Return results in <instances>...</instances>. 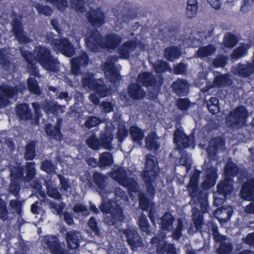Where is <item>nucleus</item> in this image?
Wrapping results in <instances>:
<instances>
[{
	"label": "nucleus",
	"instance_id": "59",
	"mask_svg": "<svg viewBox=\"0 0 254 254\" xmlns=\"http://www.w3.org/2000/svg\"><path fill=\"white\" fill-rule=\"evenodd\" d=\"M227 76L226 75H219L216 77L214 80V84L217 86H220L227 84Z\"/></svg>",
	"mask_w": 254,
	"mask_h": 254
},
{
	"label": "nucleus",
	"instance_id": "63",
	"mask_svg": "<svg viewBox=\"0 0 254 254\" xmlns=\"http://www.w3.org/2000/svg\"><path fill=\"white\" fill-rule=\"evenodd\" d=\"M101 123L100 120L96 117H92L89 118L85 123V127L91 128Z\"/></svg>",
	"mask_w": 254,
	"mask_h": 254
},
{
	"label": "nucleus",
	"instance_id": "15",
	"mask_svg": "<svg viewBox=\"0 0 254 254\" xmlns=\"http://www.w3.org/2000/svg\"><path fill=\"white\" fill-rule=\"evenodd\" d=\"M11 183L9 186V191L15 196H17L20 190V186L17 181L23 175V170L17 165L15 167L10 166Z\"/></svg>",
	"mask_w": 254,
	"mask_h": 254
},
{
	"label": "nucleus",
	"instance_id": "19",
	"mask_svg": "<svg viewBox=\"0 0 254 254\" xmlns=\"http://www.w3.org/2000/svg\"><path fill=\"white\" fill-rule=\"evenodd\" d=\"M12 18L13 19L12 26L15 38L19 43L29 42V39L26 37L22 31V28L19 20L20 16L19 15L12 14Z\"/></svg>",
	"mask_w": 254,
	"mask_h": 254
},
{
	"label": "nucleus",
	"instance_id": "43",
	"mask_svg": "<svg viewBox=\"0 0 254 254\" xmlns=\"http://www.w3.org/2000/svg\"><path fill=\"white\" fill-rule=\"evenodd\" d=\"M47 193L51 197L60 200L62 198L61 194L58 192L56 185L50 182L47 183Z\"/></svg>",
	"mask_w": 254,
	"mask_h": 254
},
{
	"label": "nucleus",
	"instance_id": "49",
	"mask_svg": "<svg viewBox=\"0 0 254 254\" xmlns=\"http://www.w3.org/2000/svg\"><path fill=\"white\" fill-rule=\"evenodd\" d=\"M138 222L140 230L147 235L150 234V231L148 230V222L145 215L142 214L141 215Z\"/></svg>",
	"mask_w": 254,
	"mask_h": 254
},
{
	"label": "nucleus",
	"instance_id": "14",
	"mask_svg": "<svg viewBox=\"0 0 254 254\" xmlns=\"http://www.w3.org/2000/svg\"><path fill=\"white\" fill-rule=\"evenodd\" d=\"M165 234L163 232L160 234V238L154 237L151 240V243L155 245L157 248V253L158 254H176V251L174 246L172 244H167L164 241Z\"/></svg>",
	"mask_w": 254,
	"mask_h": 254
},
{
	"label": "nucleus",
	"instance_id": "4",
	"mask_svg": "<svg viewBox=\"0 0 254 254\" xmlns=\"http://www.w3.org/2000/svg\"><path fill=\"white\" fill-rule=\"evenodd\" d=\"M239 170L235 164L228 162L225 167V179L217 186V191L214 193V204L216 206L221 205L225 197L232 190V182L230 177L238 175Z\"/></svg>",
	"mask_w": 254,
	"mask_h": 254
},
{
	"label": "nucleus",
	"instance_id": "18",
	"mask_svg": "<svg viewBox=\"0 0 254 254\" xmlns=\"http://www.w3.org/2000/svg\"><path fill=\"white\" fill-rule=\"evenodd\" d=\"M135 48H138L141 50H147L148 48L143 42H139L136 45L133 42H126L121 46L119 49V54L121 57L124 59H127L129 57L130 53L134 50Z\"/></svg>",
	"mask_w": 254,
	"mask_h": 254
},
{
	"label": "nucleus",
	"instance_id": "50",
	"mask_svg": "<svg viewBox=\"0 0 254 254\" xmlns=\"http://www.w3.org/2000/svg\"><path fill=\"white\" fill-rule=\"evenodd\" d=\"M29 90L35 94H40V90L37 85V81L32 77L29 78L27 80Z\"/></svg>",
	"mask_w": 254,
	"mask_h": 254
},
{
	"label": "nucleus",
	"instance_id": "26",
	"mask_svg": "<svg viewBox=\"0 0 254 254\" xmlns=\"http://www.w3.org/2000/svg\"><path fill=\"white\" fill-rule=\"evenodd\" d=\"M241 197L247 200H251L254 198V179L248 181L242 188Z\"/></svg>",
	"mask_w": 254,
	"mask_h": 254
},
{
	"label": "nucleus",
	"instance_id": "7",
	"mask_svg": "<svg viewBox=\"0 0 254 254\" xmlns=\"http://www.w3.org/2000/svg\"><path fill=\"white\" fill-rule=\"evenodd\" d=\"M158 171L157 158L154 156L148 155L146 157L145 170L143 174V179L147 185V191L151 196L155 193L152 183L156 177Z\"/></svg>",
	"mask_w": 254,
	"mask_h": 254
},
{
	"label": "nucleus",
	"instance_id": "3",
	"mask_svg": "<svg viewBox=\"0 0 254 254\" xmlns=\"http://www.w3.org/2000/svg\"><path fill=\"white\" fill-rule=\"evenodd\" d=\"M127 173L123 167L118 166L111 173L112 178L117 181L121 185L124 187H127L130 195L133 197L132 192L138 193L139 199V206L140 208L144 210H149L150 219L153 224L155 222V215L154 206L153 204L147 199L142 193H138V186L135 181L132 179H129L127 177Z\"/></svg>",
	"mask_w": 254,
	"mask_h": 254
},
{
	"label": "nucleus",
	"instance_id": "45",
	"mask_svg": "<svg viewBox=\"0 0 254 254\" xmlns=\"http://www.w3.org/2000/svg\"><path fill=\"white\" fill-rule=\"evenodd\" d=\"M192 210L193 215V222L196 231H199L201 230V226L202 224V216L199 215V211L198 208H195L194 207Z\"/></svg>",
	"mask_w": 254,
	"mask_h": 254
},
{
	"label": "nucleus",
	"instance_id": "13",
	"mask_svg": "<svg viewBox=\"0 0 254 254\" xmlns=\"http://www.w3.org/2000/svg\"><path fill=\"white\" fill-rule=\"evenodd\" d=\"M24 88L23 85H20L18 89L16 87H10L7 84L0 85V107H3L8 105L9 103V99L14 97L17 94L18 90H22Z\"/></svg>",
	"mask_w": 254,
	"mask_h": 254
},
{
	"label": "nucleus",
	"instance_id": "60",
	"mask_svg": "<svg viewBox=\"0 0 254 254\" xmlns=\"http://www.w3.org/2000/svg\"><path fill=\"white\" fill-rule=\"evenodd\" d=\"M35 7L40 13L48 15L52 13V9L47 6H42L38 3H36Z\"/></svg>",
	"mask_w": 254,
	"mask_h": 254
},
{
	"label": "nucleus",
	"instance_id": "31",
	"mask_svg": "<svg viewBox=\"0 0 254 254\" xmlns=\"http://www.w3.org/2000/svg\"><path fill=\"white\" fill-rule=\"evenodd\" d=\"M189 85L187 82L183 79H178L175 81L173 88L175 93L178 95H186L188 91Z\"/></svg>",
	"mask_w": 254,
	"mask_h": 254
},
{
	"label": "nucleus",
	"instance_id": "44",
	"mask_svg": "<svg viewBox=\"0 0 254 254\" xmlns=\"http://www.w3.org/2000/svg\"><path fill=\"white\" fill-rule=\"evenodd\" d=\"M197 12V5L196 0H188L186 13L190 17H194Z\"/></svg>",
	"mask_w": 254,
	"mask_h": 254
},
{
	"label": "nucleus",
	"instance_id": "25",
	"mask_svg": "<svg viewBox=\"0 0 254 254\" xmlns=\"http://www.w3.org/2000/svg\"><path fill=\"white\" fill-rule=\"evenodd\" d=\"M160 79L158 83H156L152 75L149 72H144L140 74L137 77V82L146 86H154L157 89L162 83Z\"/></svg>",
	"mask_w": 254,
	"mask_h": 254
},
{
	"label": "nucleus",
	"instance_id": "42",
	"mask_svg": "<svg viewBox=\"0 0 254 254\" xmlns=\"http://www.w3.org/2000/svg\"><path fill=\"white\" fill-rule=\"evenodd\" d=\"M181 54L180 49L175 47L166 48L165 51V57L170 61L178 59Z\"/></svg>",
	"mask_w": 254,
	"mask_h": 254
},
{
	"label": "nucleus",
	"instance_id": "36",
	"mask_svg": "<svg viewBox=\"0 0 254 254\" xmlns=\"http://www.w3.org/2000/svg\"><path fill=\"white\" fill-rule=\"evenodd\" d=\"M215 48L212 45L200 47L197 52V56L201 59L209 58L215 52Z\"/></svg>",
	"mask_w": 254,
	"mask_h": 254
},
{
	"label": "nucleus",
	"instance_id": "34",
	"mask_svg": "<svg viewBox=\"0 0 254 254\" xmlns=\"http://www.w3.org/2000/svg\"><path fill=\"white\" fill-rule=\"evenodd\" d=\"M250 47L251 45L248 43L241 44L238 48L234 50L231 55L232 59L237 60L247 55L248 50Z\"/></svg>",
	"mask_w": 254,
	"mask_h": 254
},
{
	"label": "nucleus",
	"instance_id": "11",
	"mask_svg": "<svg viewBox=\"0 0 254 254\" xmlns=\"http://www.w3.org/2000/svg\"><path fill=\"white\" fill-rule=\"evenodd\" d=\"M174 141L177 145V149L182 153V151L189 147L194 148L193 138L192 136H187L182 129H177L174 134Z\"/></svg>",
	"mask_w": 254,
	"mask_h": 254
},
{
	"label": "nucleus",
	"instance_id": "51",
	"mask_svg": "<svg viewBox=\"0 0 254 254\" xmlns=\"http://www.w3.org/2000/svg\"><path fill=\"white\" fill-rule=\"evenodd\" d=\"M27 175L25 177L26 181H30L35 174V164L32 162L26 164Z\"/></svg>",
	"mask_w": 254,
	"mask_h": 254
},
{
	"label": "nucleus",
	"instance_id": "39",
	"mask_svg": "<svg viewBox=\"0 0 254 254\" xmlns=\"http://www.w3.org/2000/svg\"><path fill=\"white\" fill-rule=\"evenodd\" d=\"M113 163V159L111 153L104 152L100 154L98 161V165L100 168L110 166Z\"/></svg>",
	"mask_w": 254,
	"mask_h": 254
},
{
	"label": "nucleus",
	"instance_id": "2",
	"mask_svg": "<svg viewBox=\"0 0 254 254\" xmlns=\"http://www.w3.org/2000/svg\"><path fill=\"white\" fill-rule=\"evenodd\" d=\"M20 49L21 55L27 62L28 72L32 75H38L39 70L35 66V62L39 63L46 70L57 72L60 63L57 59L52 57L50 51L45 47L39 46L35 48L34 54L29 51Z\"/></svg>",
	"mask_w": 254,
	"mask_h": 254
},
{
	"label": "nucleus",
	"instance_id": "21",
	"mask_svg": "<svg viewBox=\"0 0 254 254\" xmlns=\"http://www.w3.org/2000/svg\"><path fill=\"white\" fill-rule=\"evenodd\" d=\"M122 234H124L126 237H127V242L132 249L142 246V243L141 238L137 234L135 229L131 228L124 230L122 232Z\"/></svg>",
	"mask_w": 254,
	"mask_h": 254
},
{
	"label": "nucleus",
	"instance_id": "54",
	"mask_svg": "<svg viewBox=\"0 0 254 254\" xmlns=\"http://www.w3.org/2000/svg\"><path fill=\"white\" fill-rule=\"evenodd\" d=\"M35 143L30 142L26 145L25 157L27 160H32L34 157Z\"/></svg>",
	"mask_w": 254,
	"mask_h": 254
},
{
	"label": "nucleus",
	"instance_id": "23",
	"mask_svg": "<svg viewBox=\"0 0 254 254\" xmlns=\"http://www.w3.org/2000/svg\"><path fill=\"white\" fill-rule=\"evenodd\" d=\"M223 140L220 137L215 138L210 140L207 148L208 156L210 159H215L214 155L222 151L224 146Z\"/></svg>",
	"mask_w": 254,
	"mask_h": 254
},
{
	"label": "nucleus",
	"instance_id": "9",
	"mask_svg": "<svg viewBox=\"0 0 254 254\" xmlns=\"http://www.w3.org/2000/svg\"><path fill=\"white\" fill-rule=\"evenodd\" d=\"M82 82L85 87L94 91L100 97H104L111 94L105 89L103 81L100 79L95 80L93 75L91 73L83 75Z\"/></svg>",
	"mask_w": 254,
	"mask_h": 254
},
{
	"label": "nucleus",
	"instance_id": "28",
	"mask_svg": "<svg viewBox=\"0 0 254 254\" xmlns=\"http://www.w3.org/2000/svg\"><path fill=\"white\" fill-rule=\"evenodd\" d=\"M87 17L93 26H99L104 22V16L100 9L92 10L86 14Z\"/></svg>",
	"mask_w": 254,
	"mask_h": 254
},
{
	"label": "nucleus",
	"instance_id": "17",
	"mask_svg": "<svg viewBox=\"0 0 254 254\" xmlns=\"http://www.w3.org/2000/svg\"><path fill=\"white\" fill-rule=\"evenodd\" d=\"M115 61L116 58H110L102 67V69L104 71L106 76L114 83L121 79L119 73L115 68L114 63Z\"/></svg>",
	"mask_w": 254,
	"mask_h": 254
},
{
	"label": "nucleus",
	"instance_id": "61",
	"mask_svg": "<svg viewBox=\"0 0 254 254\" xmlns=\"http://www.w3.org/2000/svg\"><path fill=\"white\" fill-rule=\"evenodd\" d=\"M227 58L225 56H219L213 61V64L216 67H223L227 63Z\"/></svg>",
	"mask_w": 254,
	"mask_h": 254
},
{
	"label": "nucleus",
	"instance_id": "30",
	"mask_svg": "<svg viewBox=\"0 0 254 254\" xmlns=\"http://www.w3.org/2000/svg\"><path fill=\"white\" fill-rule=\"evenodd\" d=\"M145 145L147 149L151 150H156L160 147L159 138L155 132L149 133L145 138Z\"/></svg>",
	"mask_w": 254,
	"mask_h": 254
},
{
	"label": "nucleus",
	"instance_id": "24",
	"mask_svg": "<svg viewBox=\"0 0 254 254\" xmlns=\"http://www.w3.org/2000/svg\"><path fill=\"white\" fill-rule=\"evenodd\" d=\"M88 59L85 53H82L81 55L71 60V71L73 74L78 75L80 73V68L87 64Z\"/></svg>",
	"mask_w": 254,
	"mask_h": 254
},
{
	"label": "nucleus",
	"instance_id": "52",
	"mask_svg": "<svg viewBox=\"0 0 254 254\" xmlns=\"http://www.w3.org/2000/svg\"><path fill=\"white\" fill-rule=\"evenodd\" d=\"M179 163L181 165L185 166L188 171L190 169L191 164V155L190 154H186L183 153Z\"/></svg>",
	"mask_w": 254,
	"mask_h": 254
},
{
	"label": "nucleus",
	"instance_id": "58",
	"mask_svg": "<svg viewBox=\"0 0 254 254\" xmlns=\"http://www.w3.org/2000/svg\"><path fill=\"white\" fill-rule=\"evenodd\" d=\"M8 53L6 50H2L0 51V64L2 65L4 67L6 68L7 65H10L9 58L7 56Z\"/></svg>",
	"mask_w": 254,
	"mask_h": 254
},
{
	"label": "nucleus",
	"instance_id": "33",
	"mask_svg": "<svg viewBox=\"0 0 254 254\" xmlns=\"http://www.w3.org/2000/svg\"><path fill=\"white\" fill-rule=\"evenodd\" d=\"M174 219L172 214L169 212L166 213L161 218V227L162 231L164 230L171 231L174 228Z\"/></svg>",
	"mask_w": 254,
	"mask_h": 254
},
{
	"label": "nucleus",
	"instance_id": "35",
	"mask_svg": "<svg viewBox=\"0 0 254 254\" xmlns=\"http://www.w3.org/2000/svg\"><path fill=\"white\" fill-rule=\"evenodd\" d=\"M17 114L22 120H27L31 118V113L28 104H23L17 106Z\"/></svg>",
	"mask_w": 254,
	"mask_h": 254
},
{
	"label": "nucleus",
	"instance_id": "62",
	"mask_svg": "<svg viewBox=\"0 0 254 254\" xmlns=\"http://www.w3.org/2000/svg\"><path fill=\"white\" fill-rule=\"evenodd\" d=\"M5 206V202L0 198V218L2 220H5L7 217V211Z\"/></svg>",
	"mask_w": 254,
	"mask_h": 254
},
{
	"label": "nucleus",
	"instance_id": "16",
	"mask_svg": "<svg viewBox=\"0 0 254 254\" xmlns=\"http://www.w3.org/2000/svg\"><path fill=\"white\" fill-rule=\"evenodd\" d=\"M42 244L45 249H49L53 254H67L66 251L60 248L58 239L56 237L46 236L43 237Z\"/></svg>",
	"mask_w": 254,
	"mask_h": 254
},
{
	"label": "nucleus",
	"instance_id": "5",
	"mask_svg": "<svg viewBox=\"0 0 254 254\" xmlns=\"http://www.w3.org/2000/svg\"><path fill=\"white\" fill-rule=\"evenodd\" d=\"M101 36L97 31L93 32L86 39L87 47L94 52H99L103 48L109 50L116 48L121 41V38L117 35H109L107 36L103 43L100 39Z\"/></svg>",
	"mask_w": 254,
	"mask_h": 254
},
{
	"label": "nucleus",
	"instance_id": "48",
	"mask_svg": "<svg viewBox=\"0 0 254 254\" xmlns=\"http://www.w3.org/2000/svg\"><path fill=\"white\" fill-rule=\"evenodd\" d=\"M49 206L53 213L57 215H61L65 205L62 202H57L55 201H51L50 202Z\"/></svg>",
	"mask_w": 254,
	"mask_h": 254
},
{
	"label": "nucleus",
	"instance_id": "12",
	"mask_svg": "<svg viewBox=\"0 0 254 254\" xmlns=\"http://www.w3.org/2000/svg\"><path fill=\"white\" fill-rule=\"evenodd\" d=\"M212 230L215 241L220 242L219 247L217 250V253L218 254H230L232 247L230 240L227 239L225 236L219 234L217 227L213 226Z\"/></svg>",
	"mask_w": 254,
	"mask_h": 254
},
{
	"label": "nucleus",
	"instance_id": "41",
	"mask_svg": "<svg viewBox=\"0 0 254 254\" xmlns=\"http://www.w3.org/2000/svg\"><path fill=\"white\" fill-rule=\"evenodd\" d=\"M238 42L237 37L230 33H226L224 37L223 45L225 48L232 49Z\"/></svg>",
	"mask_w": 254,
	"mask_h": 254
},
{
	"label": "nucleus",
	"instance_id": "57",
	"mask_svg": "<svg viewBox=\"0 0 254 254\" xmlns=\"http://www.w3.org/2000/svg\"><path fill=\"white\" fill-rule=\"evenodd\" d=\"M58 177L60 180L61 189L63 192L66 193L70 191V187L68 181L64 177L58 175Z\"/></svg>",
	"mask_w": 254,
	"mask_h": 254
},
{
	"label": "nucleus",
	"instance_id": "1",
	"mask_svg": "<svg viewBox=\"0 0 254 254\" xmlns=\"http://www.w3.org/2000/svg\"><path fill=\"white\" fill-rule=\"evenodd\" d=\"M106 179V177L100 173L96 172L94 174V182L98 186L97 191L102 196L103 199L100 209L107 215L105 218V221L109 225H116L124 219L122 209L119 206L123 203L119 202L120 199L126 202L127 199V196L121 188H116L115 195L117 201L112 202L111 200L107 201L105 196L110 192V191L109 190L108 186L107 185Z\"/></svg>",
	"mask_w": 254,
	"mask_h": 254
},
{
	"label": "nucleus",
	"instance_id": "53",
	"mask_svg": "<svg viewBox=\"0 0 254 254\" xmlns=\"http://www.w3.org/2000/svg\"><path fill=\"white\" fill-rule=\"evenodd\" d=\"M86 0H70V4L72 7L78 12L84 11V6Z\"/></svg>",
	"mask_w": 254,
	"mask_h": 254
},
{
	"label": "nucleus",
	"instance_id": "46",
	"mask_svg": "<svg viewBox=\"0 0 254 254\" xmlns=\"http://www.w3.org/2000/svg\"><path fill=\"white\" fill-rule=\"evenodd\" d=\"M87 143L90 148L95 150L101 149L100 139H99L95 135L90 136L86 140Z\"/></svg>",
	"mask_w": 254,
	"mask_h": 254
},
{
	"label": "nucleus",
	"instance_id": "32",
	"mask_svg": "<svg viewBox=\"0 0 254 254\" xmlns=\"http://www.w3.org/2000/svg\"><path fill=\"white\" fill-rule=\"evenodd\" d=\"M61 121L58 120L57 123L54 127H52L50 124H48L45 127L46 133L50 137L59 140L61 138V133L60 130V122Z\"/></svg>",
	"mask_w": 254,
	"mask_h": 254
},
{
	"label": "nucleus",
	"instance_id": "55",
	"mask_svg": "<svg viewBox=\"0 0 254 254\" xmlns=\"http://www.w3.org/2000/svg\"><path fill=\"white\" fill-rule=\"evenodd\" d=\"M153 68L157 73L161 72L169 69L167 63L162 61H157L153 65Z\"/></svg>",
	"mask_w": 254,
	"mask_h": 254
},
{
	"label": "nucleus",
	"instance_id": "47",
	"mask_svg": "<svg viewBox=\"0 0 254 254\" xmlns=\"http://www.w3.org/2000/svg\"><path fill=\"white\" fill-rule=\"evenodd\" d=\"M125 123L121 122L119 125V129L117 132V138L120 142L123 141L128 135V131L125 127Z\"/></svg>",
	"mask_w": 254,
	"mask_h": 254
},
{
	"label": "nucleus",
	"instance_id": "20",
	"mask_svg": "<svg viewBox=\"0 0 254 254\" xmlns=\"http://www.w3.org/2000/svg\"><path fill=\"white\" fill-rule=\"evenodd\" d=\"M203 181L202 186L204 189H208L213 187L217 180L216 169L214 167L205 168L203 172Z\"/></svg>",
	"mask_w": 254,
	"mask_h": 254
},
{
	"label": "nucleus",
	"instance_id": "40",
	"mask_svg": "<svg viewBox=\"0 0 254 254\" xmlns=\"http://www.w3.org/2000/svg\"><path fill=\"white\" fill-rule=\"evenodd\" d=\"M175 225L176 226V227L174 229L172 237L175 239H178L181 236L182 231L187 227V224L182 218H179L177 219Z\"/></svg>",
	"mask_w": 254,
	"mask_h": 254
},
{
	"label": "nucleus",
	"instance_id": "8",
	"mask_svg": "<svg viewBox=\"0 0 254 254\" xmlns=\"http://www.w3.org/2000/svg\"><path fill=\"white\" fill-rule=\"evenodd\" d=\"M52 33H49L46 38L47 42L51 44L54 50L66 57L72 56L75 52L73 46L66 38L58 39Z\"/></svg>",
	"mask_w": 254,
	"mask_h": 254
},
{
	"label": "nucleus",
	"instance_id": "29",
	"mask_svg": "<svg viewBox=\"0 0 254 254\" xmlns=\"http://www.w3.org/2000/svg\"><path fill=\"white\" fill-rule=\"evenodd\" d=\"M42 108L47 114L50 113L53 114L63 113L64 110V106L58 105L53 102H46L42 105Z\"/></svg>",
	"mask_w": 254,
	"mask_h": 254
},
{
	"label": "nucleus",
	"instance_id": "37",
	"mask_svg": "<svg viewBox=\"0 0 254 254\" xmlns=\"http://www.w3.org/2000/svg\"><path fill=\"white\" fill-rule=\"evenodd\" d=\"M130 133L134 142L140 145H142L141 141L144 137V132L142 129L137 127L133 126L130 128Z\"/></svg>",
	"mask_w": 254,
	"mask_h": 254
},
{
	"label": "nucleus",
	"instance_id": "56",
	"mask_svg": "<svg viewBox=\"0 0 254 254\" xmlns=\"http://www.w3.org/2000/svg\"><path fill=\"white\" fill-rule=\"evenodd\" d=\"M41 168L48 174L54 173L57 169L56 166L49 161L42 162Z\"/></svg>",
	"mask_w": 254,
	"mask_h": 254
},
{
	"label": "nucleus",
	"instance_id": "22",
	"mask_svg": "<svg viewBox=\"0 0 254 254\" xmlns=\"http://www.w3.org/2000/svg\"><path fill=\"white\" fill-rule=\"evenodd\" d=\"M112 124L107 125V128L105 132L100 135L101 148L110 150L113 147L112 140L113 139V128L111 127Z\"/></svg>",
	"mask_w": 254,
	"mask_h": 254
},
{
	"label": "nucleus",
	"instance_id": "10",
	"mask_svg": "<svg viewBox=\"0 0 254 254\" xmlns=\"http://www.w3.org/2000/svg\"><path fill=\"white\" fill-rule=\"evenodd\" d=\"M247 112L245 107H239L230 113L227 118L228 125L234 129H237L245 124L247 121Z\"/></svg>",
	"mask_w": 254,
	"mask_h": 254
},
{
	"label": "nucleus",
	"instance_id": "6",
	"mask_svg": "<svg viewBox=\"0 0 254 254\" xmlns=\"http://www.w3.org/2000/svg\"><path fill=\"white\" fill-rule=\"evenodd\" d=\"M199 175V171L195 170L190 178L188 189L190 195L192 197L190 203L200 204L201 211L205 213L208 210V203L205 194L199 191L198 189L197 181Z\"/></svg>",
	"mask_w": 254,
	"mask_h": 254
},
{
	"label": "nucleus",
	"instance_id": "38",
	"mask_svg": "<svg viewBox=\"0 0 254 254\" xmlns=\"http://www.w3.org/2000/svg\"><path fill=\"white\" fill-rule=\"evenodd\" d=\"M128 93L133 99H141L144 96V92L139 86L136 84H131L128 86Z\"/></svg>",
	"mask_w": 254,
	"mask_h": 254
},
{
	"label": "nucleus",
	"instance_id": "64",
	"mask_svg": "<svg viewBox=\"0 0 254 254\" xmlns=\"http://www.w3.org/2000/svg\"><path fill=\"white\" fill-rule=\"evenodd\" d=\"M73 210L76 213H82V214L85 215H88L89 213L88 209L84 205L81 204L76 205Z\"/></svg>",
	"mask_w": 254,
	"mask_h": 254
},
{
	"label": "nucleus",
	"instance_id": "27",
	"mask_svg": "<svg viewBox=\"0 0 254 254\" xmlns=\"http://www.w3.org/2000/svg\"><path fill=\"white\" fill-rule=\"evenodd\" d=\"M81 239L79 232L75 231H69L66 233V240L68 248L71 249H76L78 247Z\"/></svg>",
	"mask_w": 254,
	"mask_h": 254
}]
</instances>
